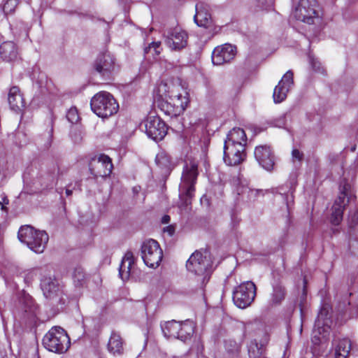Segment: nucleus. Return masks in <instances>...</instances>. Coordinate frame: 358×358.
Masks as SVG:
<instances>
[{"label":"nucleus","mask_w":358,"mask_h":358,"mask_svg":"<svg viewBox=\"0 0 358 358\" xmlns=\"http://www.w3.org/2000/svg\"><path fill=\"white\" fill-rule=\"evenodd\" d=\"M166 88L167 85L164 83L160 84L158 87V107L166 115L171 117H178L185 110L187 98L175 88L166 93Z\"/></svg>","instance_id":"2"},{"label":"nucleus","mask_w":358,"mask_h":358,"mask_svg":"<svg viewBox=\"0 0 358 358\" xmlns=\"http://www.w3.org/2000/svg\"><path fill=\"white\" fill-rule=\"evenodd\" d=\"M8 100L10 108L16 113L21 111L24 107V99L17 86L10 87Z\"/></svg>","instance_id":"22"},{"label":"nucleus","mask_w":358,"mask_h":358,"mask_svg":"<svg viewBox=\"0 0 358 358\" xmlns=\"http://www.w3.org/2000/svg\"><path fill=\"white\" fill-rule=\"evenodd\" d=\"M194 18L199 27H208L211 24V15L208 9L201 3L196 5V14Z\"/></svg>","instance_id":"23"},{"label":"nucleus","mask_w":358,"mask_h":358,"mask_svg":"<svg viewBox=\"0 0 358 358\" xmlns=\"http://www.w3.org/2000/svg\"><path fill=\"white\" fill-rule=\"evenodd\" d=\"M161 42H152L145 47L144 49L145 54L151 53L152 56H158L162 51Z\"/></svg>","instance_id":"30"},{"label":"nucleus","mask_w":358,"mask_h":358,"mask_svg":"<svg viewBox=\"0 0 358 358\" xmlns=\"http://www.w3.org/2000/svg\"><path fill=\"white\" fill-rule=\"evenodd\" d=\"M232 132L236 134H245V131L243 129L240 127H234L231 131H229V134H233Z\"/></svg>","instance_id":"40"},{"label":"nucleus","mask_w":358,"mask_h":358,"mask_svg":"<svg viewBox=\"0 0 358 358\" xmlns=\"http://www.w3.org/2000/svg\"><path fill=\"white\" fill-rule=\"evenodd\" d=\"M95 71L102 77L110 78L115 69V59L109 52L100 54L94 63Z\"/></svg>","instance_id":"16"},{"label":"nucleus","mask_w":358,"mask_h":358,"mask_svg":"<svg viewBox=\"0 0 358 358\" xmlns=\"http://www.w3.org/2000/svg\"><path fill=\"white\" fill-rule=\"evenodd\" d=\"M355 346L348 338H343L335 343L334 357L335 358H348L350 350H354Z\"/></svg>","instance_id":"25"},{"label":"nucleus","mask_w":358,"mask_h":358,"mask_svg":"<svg viewBox=\"0 0 358 358\" xmlns=\"http://www.w3.org/2000/svg\"><path fill=\"white\" fill-rule=\"evenodd\" d=\"M293 85V72L289 70L282 76L278 85L274 89L273 94L274 102L278 103L283 101Z\"/></svg>","instance_id":"17"},{"label":"nucleus","mask_w":358,"mask_h":358,"mask_svg":"<svg viewBox=\"0 0 358 358\" xmlns=\"http://www.w3.org/2000/svg\"><path fill=\"white\" fill-rule=\"evenodd\" d=\"M148 136L157 143L160 141H162L164 138V136Z\"/></svg>","instance_id":"42"},{"label":"nucleus","mask_w":358,"mask_h":358,"mask_svg":"<svg viewBox=\"0 0 358 358\" xmlns=\"http://www.w3.org/2000/svg\"><path fill=\"white\" fill-rule=\"evenodd\" d=\"M317 2L316 0H300L294 10V17L296 20L312 24L319 18L317 10Z\"/></svg>","instance_id":"11"},{"label":"nucleus","mask_w":358,"mask_h":358,"mask_svg":"<svg viewBox=\"0 0 358 358\" xmlns=\"http://www.w3.org/2000/svg\"><path fill=\"white\" fill-rule=\"evenodd\" d=\"M66 119L71 124H77L80 120L78 111L76 107H71L66 113Z\"/></svg>","instance_id":"33"},{"label":"nucleus","mask_w":358,"mask_h":358,"mask_svg":"<svg viewBox=\"0 0 358 358\" xmlns=\"http://www.w3.org/2000/svg\"><path fill=\"white\" fill-rule=\"evenodd\" d=\"M41 286L46 298L52 299L61 292V286L55 278H45L42 280Z\"/></svg>","instance_id":"21"},{"label":"nucleus","mask_w":358,"mask_h":358,"mask_svg":"<svg viewBox=\"0 0 358 358\" xmlns=\"http://www.w3.org/2000/svg\"><path fill=\"white\" fill-rule=\"evenodd\" d=\"M162 329L165 337L168 338H178L180 322L176 320L166 322L162 324Z\"/></svg>","instance_id":"27"},{"label":"nucleus","mask_w":358,"mask_h":358,"mask_svg":"<svg viewBox=\"0 0 358 358\" xmlns=\"http://www.w3.org/2000/svg\"><path fill=\"white\" fill-rule=\"evenodd\" d=\"M17 45L12 41H5L0 45V58L5 62H13L19 58Z\"/></svg>","instance_id":"20"},{"label":"nucleus","mask_w":358,"mask_h":358,"mask_svg":"<svg viewBox=\"0 0 358 358\" xmlns=\"http://www.w3.org/2000/svg\"><path fill=\"white\" fill-rule=\"evenodd\" d=\"M255 157L259 165L266 171H271L274 166V155L268 145H259L255 148Z\"/></svg>","instance_id":"19"},{"label":"nucleus","mask_w":358,"mask_h":358,"mask_svg":"<svg viewBox=\"0 0 358 358\" xmlns=\"http://www.w3.org/2000/svg\"><path fill=\"white\" fill-rule=\"evenodd\" d=\"M198 175V163L194 159L186 160L179 185L180 208L182 211L187 212L190 209Z\"/></svg>","instance_id":"1"},{"label":"nucleus","mask_w":358,"mask_h":358,"mask_svg":"<svg viewBox=\"0 0 358 358\" xmlns=\"http://www.w3.org/2000/svg\"><path fill=\"white\" fill-rule=\"evenodd\" d=\"M74 282L76 285H80L85 278V273L82 268H76L73 273Z\"/></svg>","instance_id":"35"},{"label":"nucleus","mask_w":358,"mask_h":358,"mask_svg":"<svg viewBox=\"0 0 358 358\" xmlns=\"http://www.w3.org/2000/svg\"><path fill=\"white\" fill-rule=\"evenodd\" d=\"M212 264L210 255L207 251L203 253L201 251H195L187 261L186 267L189 272L197 276V281L201 286H203L210 279Z\"/></svg>","instance_id":"3"},{"label":"nucleus","mask_w":358,"mask_h":358,"mask_svg":"<svg viewBox=\"0 0 358 358\" xmlns=\"http://www.w3.org/2000/svg\"><path fill=\"white\" fill-rule=\"evenodd\" d=\"M292 159L293 162H298L301 163L303 159V154L296 148H294L292 151Z\"/></svg>","instance_id":"37"},{"label":"nucleus","mask_w":358,"mask_h":358,"mask_svg":"<svg viewBox=\"0 0 358 358\" xmlns=\"http://www.w3.org/2000/svg\"><path fill=\"white\" fill-rule=\"evenodd\" d=\"M134 263L135 258L133 252L130 251L127 252L122 259L119 269V275L122 280H125L129 279Z\"/></svg>","instance_id":"24"},{"label":"nucleus","mask_w":358,"mask_h":358,"mask_svg":"<svg viewBox=\"0 0 358 358\" xmlns=\"http://www.w3.org/2000/svg\"><path fill=\"white\" fill-rule=\"evenodd\" d=\"M285 200L287 205L288 206V203L289 202V201H292L293 200L292 192H291L290 194H286Z\"/></svg>","instance_id":"44"},{"label":"nucleus","mask_w":358,"mask_h":358,"mask_svg":"<svg viewBox=\"0 0 358 358\" xmlns=\"http://www.w3.org/2000/svg\"><path fill=\"white\" fill-rule=\"evenodd\" d=\"M250 131L254 132L255 134L264 132V129L262 128L257 127L256 126H252Z\"/></svg>","instance_id":"41"},{"label":"nucleus","mask_w":358,"mask_h":358,"mask_svg":"<svg viewBox=\"0 0 358 358\" xmlns=\"http://www.w3.org/2000/svg\"><path fill=\"white\" fill-rule=\"evenodd\" d=\"M0 208H1V209H4V206H3V205L1 203V202H0Z\"/></svg>","instance_id":"46"},{"label":"nucleus","mask_w":358,"mask_h":358,"mask_svg":"<svg viewBox=\"0 0 358 358\" xmlns=\"http://www.w3.org/2000/svg\"><path fill=\"white\" fill-rule=\"evenodd\" d=\"M89 168L94 177H107L112 173L113 166L108 155L101 154L92 158Z\"/></svg>","instance_id":"15"},{"label":"nucleus","mask_w":358,"mask_h":358,"mask_svg":"<svg viewBox=\"0 0 358 358\" xmlns=\"http://www.w3.org/2000/svg\"><path fill=\"white\" fill-rule=\"evenodd\" d=\"M141 257L146 266L155 268L162 260L163 252L156 241L150 239L145 241L141 246Z\"/></svg>","instance_id":"10"},{"label":"nucleus","mask_w":358,"mask_h":358,"mask_svg":"<svg viewBox=\"0 0 358 358\" xmlns=\"http://www.w3.org/2000/svg\"><path fill=\"white\" fill-rule=\"evenodd\" d=\"M164 38L165 44L172 51H180L187 45L188 34L178 27L164 31Z\"/></svg>","instance_id":"12"},{"label":"nucleus","mask_w":358,"mask_h":358,"mask_svg":"<svg viewBox=\"0 0 358 358\" xmlns=\"http://www.w3.org/2000/svg\"><path fill=\"white\" fill-rule=\"evenodd\" d=\"M71 194H72V191L71 190L68 189H66V194L67 196H70Z\"/></svg>","instance_id":"45"},{"label":"nucleus","mask_w":358,"mask_h":358,"mask_svg":"<svg viewBox=\"0 0 358 358\" xmlns=\"http://www.w3.org/2000/svg\"><path fill=\"white\" fill-rule=\"evenodd\" d=\"M351 294H349V296ZM350 302L348 300V296H346L342 302H339L338 306V310L344 315L345 317L348 315V318L352 317L353 315L351 313H348L350 309Z\"/></svg>","instance_id":"31"},{"label":"nucleus","mask_w":358,"mask_h":358,"mask_svg":"<svg viewBox=\"0 0 358 358\" xmlns=\"http://www.w3.org/2000/svg\"><path fill=\"white\" fill-rule=\"evenodd\" d=\"M339 188L340 195L332 206L331 216V222L334 225H338L343 220V210L346 205L345 198L349 202L350 200L355 197L351 184L345 180L341 182Z\"/></svg>","instance_id":"8"},{"label":"nucleus","mask_w":358,"mask_h":358,"mask_svg":"<svg viewBox=\"0 0 358 358\" xmlns=\"http://www.w3.org/2000/svg\"><path fill=\"white\" fill-rule=\"evenodd\" d=\"M164 232L167 233L169 236H171L175 232V228L172 225H169L164 229Z\"/></svg>","instance_id":"39"},{"label":"nucleus","mask_w":358,"mask_h":358,"mask_svg":"<svg viewBox=\"0 0 358 358\" xmlns=\"http://www.w3.org/2000/svg\"><path fill=\"white\" fill-rule=\"evenodd\" d=\"M262 345L260 347L258 346V344L256 341H252L248 347V352L250 356L252 358H256L262 354Z\"/></svg>","instance_id":"32"},{"label":"nucleus","mask_w":358,"mask_h":358,"mask_svg":"<svg viewBox=\"0 0 358 358\" xmlns=\"http://www.w3.org/2000/svg\"><path fill=\"white\" fill-rule=\"evenodd\" d=\"M286 296L285 287L280 283L273 286V290L270 294L269 304L271 306H277L282 303Z\"/></svg>","instance_id":"26"},{"label":"nucleus","mask_w":358,"mask_h":358,"mask_svg":"<svg viewBox=\"0 0 358 358\" xmlns=\"http://www.w3.org/2000/svg\"><path fill=\"white\" fill-rule=\"evenodd\" d=\"M18 238L34 252L42 253L46 247L49 237L45 231L36 230L34 227L27 225L19 229Z\"/></svg>","instance_id":"5"},{"label":"nucleus","mask_w":358,"mask_h":358,"mask_svg":"<svg viewBox=\"0 0 358 358\" xmlns=\"http://www.w3.org/2000/svg\"><path fill=\"white\" fill-rule=\"evenodd\" d=\"M70 338L64 329L51 328L43 338V346L50 352L58 354L65 352L70 347Z\"/></svg>","instance_id":"7"},{"label":"nucleus","mask_w":358,"mask_h":358,"mask_svg":"<svg viewBox=\"0 0 358 358\" xmlns=\"http://www.w3.org/2000/svg\"><path fill=\"white\" fill-rule=\"evenodd\" d=\"M170 220H171L170 216H169V215H164V216L162 217V222L163 224H167V223H169V222H170Z\"/></svg>","instance_id":"43"},{"label":"nucleus","mask_w":358,"mask_h":358,"mask_svg":"<svg viewBox=\"0 0 358 358\" xmlns=\"http://www.w3.org/2000/svg\"><path fill=\"white\" fill-rule=\"evenodd\" d=\"M138 129L145 134H168L169 131L174 133L179 132L171 127H169L159 117H150L141 122Z\"/></svg>","instance_id":"14"},{"label":"nucleus","mask_w":358,"mask_h":358,"mask_svg":"<svg viewBox=\"0 0 358 358\" xmlns=\"http://www.w3.org/2000/svg\"><path fill=\"white\" fill-rule=\"evenodd\" d=\"M310 64L313 67V69L315 71H318V72H321V73H324V69L320 66V62L315 61L314 59H310Z\"/></svg>","instance_id":"38"},{"label":"nucleus","mask_w":358,"mask_h":358,"mask_svg":"<svg viewBox=\"0 0 358 358\" xmlns=\"http://www.w3.org/2000/svg\"><path fill=\"white\" fill-rule=\"evenodd\" d=\"M327 310L322 309L315 323L312 335V342L319 345L326 341L330 332L329 319L327 317Z\"/></svg>","instance_id":"13"},{"label":"nucleus","mask_w":358,"mask_h":358,"mask_svg":"<svg viewBox=\"0 0 358 358\" xmlns=\"http://www.w3.org/2000/svg\"><path fill=\"white\" fill-rule=\"evenodd\" d=\"M236 48L230 44L215 48L212 54V62L215 65H222L231 62L235 57Z\"/></svg>","instance_id":"18"},{"label":"nucleus","mask_w":358,"mask_h":358,"mask_svg":"<svg viewBox=\"0 0 358 358\" xmlns=\"http://www.w3.org/2000/svg\"><path fill=\"white\" fill-rule=\"evenodd\" d=\"M247 136H227L224 143V161L228 166H236L245 157Z\"/></svg>","instance_id":"4"},{"label":"nucleus","mask_w":358,"mask_h":358,"mask_svg":"<svg viewBox=\"0 0 358 358\" xmlns=\"http://www.w3.org/2000/svg\"><path fill=\"white\" fill-rule=\"evenodd\" d=\"M256 286L251 281H246L237 286L233 292V301L240 308H245L254 301Z\"/></svg>","instance_id":"9"},{"label":"nucleus","mask_w":358,"mask_h":358,"mask_svg":"<svg viewBox=\"0 0 358 358\" xmlns=\"http://www.w3.org/2000/svg\"><path fill=\"white\" fill-rule=\"evenodd\" d=\"M39 270L37 268H34L29 271H27L24 275V280L27 284H30L34 279L36 277Z\"/></svg>","instance_id":"36"},{"label":"nucleus","mask_w":358,"mask_h":358,"mask_svg":"<svg viewBox=\"0 0 358 358\" xmlns=\"http://www.w3.org/2000/svg\"><path fill=\"white\" fill-rule=\"evenodd\" d=\"M194 331V324L191 320H185L180 322V328L178 339L185 341L191 338Z\"/></svg>","instance_id":"29"},{"label":"nucleus","mask_w":358,"mask_h":358,"mask_svg":"<svg viewBox=\"0 0 358 358\" xmlns=\"http://www.w3.org/2000/svg\"><path fill=\"white\" fill-rule=\"evenodd\" d=\"M18 5V0H6L3 6V10L6 15L12 13L15 11Z\"/></svg>","instance_id":"34"},{"label":"nucleus","mask_w":358,"mask_h":358,"mask_svg":"<svg viewBox=\"0 0 358 358\" xmlns=\"http://www.w3.org/2000/svg\"><path fill=\"white\" fill-rule=\"evenodd\" d=\"M351 150H352V152L355 151V150H356L355 146L352 147V148H351Z\"/></svg>","instance_id":"47"},{"label":"nucleus","mask_w":358,"mask_h":358,"mask_svg":"<svg viewBox=\"0 0 358 358\" xmlns=\"http://www.w3.org/2000/svg\"><path fill=\"white\" fill-rule=\"evenodd\" d=\"M92 111L99 117L106 118L117 113L119 105L113 96L107 92H100L91 99Z\"/></svg>","instance_id":"6"},{"label":"nucleus","mask_w":358,"mask_h":358,"mask_svg":"<svg viewBox=\"0 0 358 358\" xmlns=\"http://www.w3.org/2000/svg\"><path fill=\"white\" fill-rule=\"evenodd\" d=\"M108 349L114 355H121L123 352L122 341L120 335L113 333L108 343Z\"/></svg>","instance_id":"28"}]
</instances>
